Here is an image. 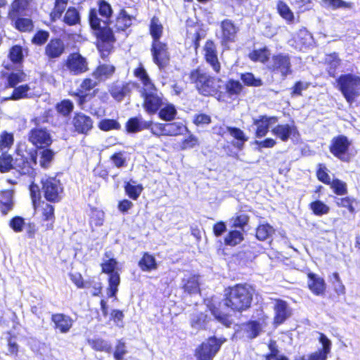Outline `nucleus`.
<instances>
[{
    "instance_id": "nucleus-36",
    "label": "nucleus",
    "mask_w": 360,
    "mask_h": 360,
    "mask_svg": "<svg viewBox=\"0 0 360 360\" xmlns=\"http://www.w3.org/2000/svg\"><path fill=\"white\" fill-rule=\"evenodd\" d=\"M184 289L185 292L192 295L197 294L200 292L199 282L198 277L193 276L188 279H184Z\"/></svg>"
},
{
    "instance_id": "nucleus-12",
    "label": "nucleus",
    "mask_w": 360,
    "mask_h": 360,
    "mask_svg": "<svg viewBox=\"0 0 360 360\" xmlns=\"http://www.w3.org/2000/svg\"><path fill=\"white\" fill-rule=\"evenodd\" d=\"M350 145L351 142L349 141L347 137L340 135L332 139L331 144L330 146V151L338 159L347 161V153Z\"/></svg>"
},
{
    "instance_id": "nucleus-44",
    "label": "nucleus",
    "mask_w": 360,
    "mask_h": 360,
    "mask_svg": "<svg viewBox=\"0 0 360 360\" xmlns=\"http://www.w3.org/2000/svg\"><path fill=\"white\" fill-rule=\"evenodd\" d=\"M78 11L75 8H69L64 16V22L69 25H74L79 22Z\"/></svg>"
},
{
    "instance_id": "nucleus-45",
    "label": "nucleus",
    "mask_w": 360,
    "mask_h": 360,
    "mask_svg": "<svg viewBox=\"0 0 360 360\" xmlns=\"http://www.w3.org/2000/svg\"><path fill=\"white\" fill-rule=\"evenodd\" d=\"M277 9L281 16L288 22L294 20L293 13L291 11L288 6L283 1H278L277 4Z\"/></svg>"
},
{
    "instance_id": "nucleus-4",
    "label": "nucleus",
    "mask_w": 360,
    "mask_h": 360,
    "mask_svg": "<svg viewBox=\"0 0 360 360\" xmlns=\"http://www.w3.org/2000/svg\"><path fill=\"white\" fill-rule=\"evenodd\" d=\"M252 290L248 285H236L231 288L225 299V305L233 311H242L250 307Z\"/></svg>"
},
{
    "instance_id": "nucleus-49",
    "label": "nucleus",
    "mask_w": 360,
    "mask_h": 360,
    "mask_svg": "<svg viewBox=\"0 0 360 360\" xmlns=\"http://www.w3.org/2000/svg\"><path fill=\"white\" fill-rule=\"evenodd\" d=\"M243 240V234L239 231H230L225 238V243L229 245L234 246L239 244Z\"/></svg>"
},
{
    "instance_id": "nucleus-24",
    "label": "nucleus",
    "mask_w": 360,
    "mask_h": 360,
    "mask_svg": "<svg viewBox=\"0 0 360 360\" xmlns=\"http://www.w3.org/2000/svg\"><path fill=\"white\" fill-rule=\"evenodd\" d=\"M271 132L281 141H287L291 135L295 134L296 128L292 124H278L272 129Z\"/></svg>"
},
{
    "instance_id": "nucleus-39",
    "label": "nucleus",
    "mask_w": 360,
    "mask_h": 360,
    "mask_svg": "<svg viewBox=\"0 0 360 360\" xmlns=\"http://www.w3.org/2000/svg\"><path fill=\"white\" fill-rule=\"evenodd\" d=\"M176 110L174 105L166 104L159 112V117L165 121H171L174 119Z\"/></svg>"
},
{
    "instance_id": "nucleus-21",
    "label": "nucleus",
    "mask_w": 360,
    "mask_h": 360,
    "mask_svg": "<svg viewBox=\"0 0 360 360\" xmlns=\"http://www.w3.org/2000/svg\"><path fill=\"white\" fill-rule=\"evenodd\" d=\"M274 312V323L276 324L283 323L290 316V310L287 302L281 300H276Z\"/></svg>"
},
{
    "instance_id": "nucleus-43",
    "label": "nucleus",
    "mask_w": 360,
    "mask_h": 360,
    "mask_svg": "<svg viewBox=\"0 0 360 360\" xmlns=\"http://www.w3.org/2000/svg\"><path fill=\"white\" fill-rule=\"evenodd\" d=\"M13 135L6 131L3 132L0 136V150L2 153H7L13 143Z\"/></svg>"
},
{
    "instance_id": "nucleus-48",
    "label": "nucleus",
    "mask_w": 360,
    "mask_h": 360,
    "mask_svg": "<svg viewBox=\"0 0 360 360\" xmlns=\"http://www.w3.org/2000/svg\"><path fill=\"white\" fill-rule=\"evenodd\" d=\"M274 232V229L269 224H262L257 229L256 236L259 240L267 239Z\"/></svg>"
},
{
    "instance_id": "nucleus-64",
    "label": "nucleus",
    "mask_w": 360,
    "mask_h": 360,
    "mask_svg": "<svg viewBox=\"0 0 360 360\" xmlns=\"http://www.w3.org/2000/svg\"><path fill=\"white\" fill-rule=\"evenodd\" d=\"M165 124L159 122H152L150 132L155 136L160 137L165 136Z\"/></svg>"
},
{
    "instance_id": "nucleus-29",
    "label": "nucleus",
    "mask_w": 360,
    "mask_h": 360,
    "mask_svg": "<svg viewBox=\"0 0 360 360\" xmlns=\"http://www.w3.org/2000/svg\"><path fill=\"white\" fill-rule=\"evenodd\" d=\"M134 17L124 9H122L116 19L115 27L118 30H124L131 25Z\"/></svg>"
},
{
    "instance_id": "nucleus-27",
    "label": "nucleus",
    "mask_w": 360,
    "mask_h": 360,
    "mask_svg": "<svg viewBox=\"0 0 360 360\" xmlns=\"http://www.w3.org/2000/svg\"><path fill=\"white\" fill-rule=\"evenodd\" d=\"M42 206V217L44 221H46L47 224L45 225L46 229H53V223L55 219L54 207L53 205L43 202Z\"/></svg>"
},
{
    "instance_id": "nucleus-14",
    "label": "nucleus",
    "mask_w": 360,
    "mask_h": 360,
    "mask_svg": "<svg viewBox=\"0 0 360 360\" xmlns=\"http://www.w3.org/2000/svg\"><path fill=\"white\" fill-rule=\"evenodd\" d=\"M134 87V85L131 83L116 82L109 86L108 91L115 101L120 102L129 94Z\"/></svg>"
},
{
    "instance_id": "nucleus-56",
    "label": "nucleus",
    "mask_w": 360,
    "mask_h": 360,
    "mask_svg": "<svg viewBox=\"0 0 360 360\" xmlns=\"http://www.w3.org/2000/svg\"><path fill=\"white\" fill-rule=\"evenodd\" d=\"M99 128L103 131L120 129V124L115 120L105 119L101 120L98 124Z\"/></svg>"
},
{
    "instance_id": "nucleus-33",
    "label": "nucleus",
    "mask_w": 360,
    "mask_h": 360,
    "mask_svg": "<svg viewBox=\"0 0 360 360\" xmlns=\"http://www.w3.org/2000/svg\"><path fill=\"white\" fill-rule=\"evenodd\" d=\"M208 322L207 316L204 313H195L192 315L191 319V326L195 330L205 328Z\"/></svg>"
},
{
    "instance_id": "nucleus-10",
    "label": "nucleus",
    "mask_w": 360,
    "mask_h": 360,
    "mask_svg": "<svg viewBox=\"0 0 360 360\" xmlns=\"http://www.w3.org/2000/svg\"><path fill=\"white\" fill-rule=\"evenodd\" d=\"M269 69L276 75H280L282 78L291 74V63L288 55L280 53L272 57Z\"/></svg>"
},
{
    "instance_id": "nucleus-8",
    "label": "nucleus",
    "mask_w": 360,
    "mask_h": 360,
    "mask_svg": "<svg viewBox=\"0 0 360 360\" xmlns=\"http://www.w3.org/2000/svg\"><path fill=\"white\" fill-rule=\"evenodd\" d=\"M36 127L30 130L28 139L36 147L45 148L49 146L52 143V137L49 131L41 127L39 124L44 122L43 118L36 117L32 120Z\"/></svg>"
},
{
    "instance_id": "nucleus-6",
    "label": "nucleus",
    "mask_w": 360,
    "mask_h": 360,
    "mask_svg": "<svg viewBox=\"0 0 360 360\" xmlns=\"http://www.w3.org/2000/svg\"><path fill=\"white\" fill-rule=\"evenodd\" d=\"M41 192L45 199L51 202H58L62 199L63 187L56 177L44 176L41 179Z\"/></svg>"
},
{
    "instance_id": "nucleus-16",
    "label": "nucleus",
    "mask_w": 360,
    "mask_h": 360,
    "mask_svg": "<svg viewBox=\"0 0 360 360\" xmlns=\"http://www.w3.org/2000/svg\"><path fill=\"white\" fill-rule=\"evenodd\" d=\"M319 341L322 348L310 354L308 360H327L328 355L331 352L332 342L323 333H319Z\"/></svg>"
},
{
    "instance_id": "nucleus-57",
    "label": "nucleus",
    "mask_w": 360,
    "mask_h": 360,
    "mask_svg": "<svg viewBox=\"0 0 360 360\" xmlns=\"http://www.w3.org/2000/svg\"><path fill=\"white\" fill-rule=\"evenodd\" d=\"M30 90V87L27 84L20 85L16 87L13 91L11 99L18 100L25 98L27 96V92Z\"/></svg>"
},
{
    "instance_id": "nucleus-20",
    "label": "nucleus",
    "mask_w": 360,
    "mask_h": 360,
    "mask_svg": "<svg viewBox=\"0 0 360 360\" xmlns=\"http://www.w3.org/2000/svg\"><path fill=\"white\" fill-rule=\"evenodd\" d=\"M308 287L309 290L317 296L324 294L326 290V283L321 277L314 273L308 274Z\"/></svg>"
},
{
    "instance_id": "nucleus-28",
    "label": "nucleus",
    "mask_w": 360,
    "mask_h": 360,
    "mask_svg": "<svg viewBox=\"0 0 360 360\" xmlns=\"http://www.w3.org/2000/svg\"><path fill=\"white\" fill-rule=\"evenodd\" d=\"M165 136H176L184 134L187 127L181 122H174L165 124Z\"/></svg>"
},
{
    "instance_id": "nucleus-58",
    "label": "nucleus",
    "mask_w": 360,
    "mask_h": 360,
    "mask_svg": "<svg viewBox=\"0 0 360 360\" xmlns=\"http://www.w3.org/2000/svg\"><path fill=\"white\" fill-rule=\"evenodd\" d=\"M242 81L248 86H259L262 84V80L256 78L253 74L247 72L241 75Z\"/></svg>"
},
{
    "instance_id": "nucleus-32",
    "label": "nucleus",
    "mask_w": 360,
    "mask_h": 360,
    "mask_svg": "<svg viewBox=\"0 0 360 360\" xmlns=\"http://www.w3.org/2000/svg\"><path fill=\"white\" fill-rule=\"evenodd\" d=\"M28 0H15L12 3L11 8L9 11L10 18L14 20L25 11L28 6Z\"/></svg>"
},
{
    "instance_id": "nucleus-52",
    "label": "nucleus",
    "mask_w": 360,
    "mask_h": 360,
    "mask_svg": "<svg viewBox=\"0 0 360 360\" xmlns=\"http://www.w3.org/2000/svg\"><path fill=\"white\" fill-rule=\"evenodd\" d=\"M310 207L316 215L326 214L329 212L328 206L320 200L311 202Z\"/></svg>"
},
{
    "instance_id": "nucleus-46",
    "label": "nucleus",
    "mask_w": 360,
    "mask_h": 360,
    "mask_svg": "<svg viewBox=\"0 0 360 360\" xmlns=\"http://www.w3.org/2000/svg\"><path fill=\"white\" fill-rule=\"evenodd\" d=\"M15 26L16 29L21 32H30L33 29L32 20L24 18H15Z\"/></svg>"
},
{
    "instance_id": "nucleus-13",
    "label": "nucleus",
    "mask_w": 360,
    "mask_h": 360,
    "mask_svg": "<svg viewBox=\"0 0 360 360\" xmlns=\"http://www.w3.org/2000/svg\"><path fill=\"white\" fill-rule=\"evenodd\" d=\"M152 55L154 63L160 69L164 68L169 60L166 44L160 41H154L152 45Z\"/></svg>"
},
{
    "instance_id": "nucleus-2",
    "label": "nucleus",
    "mask_w": 360,
    "mask_h": 360,
    "mask_svg": "<svg viewBox=\"0 0 360 360\" xmlns=\"http://www.w3.org/2000/svg\"><path fill=\"white\" fill-rule=\"evenodd\" d=\"M112 13L110 5L103 0L98 1V13L103 18L98 17L96 8L90 10L89 20L92 30L95 32L98 40L101 42L111 44L115 41L112 30L108 27L107 23Z\"/></svg>"
},
{
    "instance_id": "nucleus-7",
    "label": "nucleus",
    "mask_w": 360,
    "mask_h": 360,
    "mask_svg": "<svg viewBox=\"0 0 360 360\" xmlns=\"http://www.w3.org/2000/svg\"><path fill=\"white\" fill-rule=\"evenodd\" d=\"M226 340L225 338L216 337L206 340L195 349V356L197 360H212Z\"/></svg>"
},
{
    "instance_id": "nucleus-25",
    "label": "nucleus",
    "mask_w": 360,
    "mask_h": 360,
    "mask_svg": "<svg viewBox=\"0 0 360 360\" xmlns=\"http://www.w3.org/2000/svg\"><path fill=\"white\" fill-rule=\"evenodd\" d=\"M223 42L233 41L237 33V28L230 20H224L221 23Z\"/></svg>"
},
{
    "instance_id": "nucleus-15",
    "label": "nucleus",
    "mask_w": 360,
    "mask_h": 360,
    "mask_svg": "<svg viewBox=\"0 0 360 360\" xmlns=\"http://www.w3.org/2000/svg\"><path fill=\"white\" fill-rule=\"evenodd\" d=\"M277 121L276 117H267L266 115H259L257 118H254L253 124L256 127V137L265 136L269 131L270 126L276 123Z\"/></svg>"
},
{
    "instance_id": "nucleus-11",
    "label": "nucleus",
    "mask_w": 360,
    "mask_h": 360,
    "mask_svg": "<svg viewBox=\"0 0 360 360\" xmlns=\"http://www.w3.org/2000/svg\"><path fill=\"white\" fill-rule=\"evenodd\" d=\"M88 62L86 58L79 53H70L65 61L67 70L73 75H79L89 70Z\"/></svg>"
},
{
    "instance_id": "nucleus-1",
    "label": "nucleus",
    "mask_w": 360,
    "mask_h": 360,
    "mask_svg": "<svg viewBox=\"0 0 360 360\" xmlns=\"http://www.w3.org/2000/svg\"><path fill=\"white\" fill-rule=\"evenodd\" d=\"M134 75L143 84L141 92L143 108L148 114H155L166 104L162 94L155 86L142 65L134 70Z\"/></svg>"
},
{
    "instance_id": "nucleus-41",
    "label": "nucleus",
    "mask_w": 360,
    "mask_h": 360,
    "mask_svg": "<svg viewBox=\"0 0 360 360\" xmlns=\"http://www.w3.org/2000/svg\"><path fill=\"white\" fill-rule=\"evenodd\" d=\"M68 2V0H56L54 8L50 15L53 21H56L61 17Z\"/></svg>"
},
{
    "instance_id": "nucleus-17",
    "label": "nucleus",
    "mask_w": 360,
    "mask_h": 360,
    "mask_svg": "<svg viewBox=\"0 0 360 360\" xmlns=\"http://www.w3.org/2000/svg\"><path fill=\"white\" fill-rule=\"evenodd\" d=\"M204 51L206 62L212 67L215 72L219 73L221 69V65L218 60L214 44L211 41H207L204 47Z\"/></svg>"
},
{
    "instance_id": "nucleus-42",
    "label": "nucleus",
    "mask_w": 360,
    "mask_h": 360,
    "mask_svg": "<svg viewBox=\"0 0 360 360\" xmlns=\"http://www.w3.org/2000/svg\"><path fill=\"white\" fill-rule=\"evenodd\" d=\"M270 53L266 48L255 50L249 53V58L252 61L265 63L269 58Z\"/></svg>"
},
{
    "instance_id": "nucleus-5",
    "label": "nucleus",
    "mask_w": 360,
    "mask_h": 360,
    "mask_svg": "<svg viewBox=\"0 0 360 360\" xmlns=\"http://www.w3.org/2000/svg\"><path fill=\"white\" fill-rule=\"evenodd\" d=\"M337 87L351 104L360 95V77L352 74L342 75L337 80Z\"/></svg>"
},
{
    "instance_id": "nucleus-30",
    "label": "nucleus",
    "mask_w": 360,
    "mask_h": 360,
    "mask_svg": "<svg viewBox=\"0 0 360 360\" xmlns=\"http://www.w3.org/2000/svg\"><path fill=\"white\" fill-rule=\"evenodd\" d=\"M88 344L96 351L110 353L112 347L109 342L102 338L88 339Z\"/></svg>"
},
{
    "instance_id": "nucleus-50",
    "label": "nucleus",
    "mask_w": 360,
    "mask_h": 360,
    "mask_svg": "<svg viewBox=\"0 0 360 360\" xmlns=\"http://www.w3.org/2000/svg\"><path fill=\"white\" fill-rule=\"evenodd\" d=\"M11 168L13 169V158L10 155L6 153H2L0 157V171L1 172H6Z\"/></svg>"
},
{
    "instance_id": "nucleus-9",
    "label": "nucleus",
    "mask_w": 360,
    "mask_h": 360,
    "mask_svg": "<svg viewBox=\"0 0 360 360\" xmlns=\"http://www.w3.org/2000/svg\"><path fill=\"white\" fill-rule=\"evenodd\" d=\"M37 156L36 150L30 152L27 156L20 154L18 151L13 162V169L21 175L34 176L35 172L33 166L37 165Z\"/></svg>"
},
{
    "instance_id": "nucleus-47",
    "label": "nucleus",
    "mask_w": 360,
    "mask_h": 360,
    "mask_svg": "<svg viewBox=\"0 0 360 360\" xmlns=\"http://www.w3.org/2000/svg\"><path fill=\"white\" fill-rule=\"evenodd\" d=\"M25 74L22 72H11L7 75L6 87H15L18 84L25 80Z\"/></svg>"
},
{
    "instance_id": "nucleus-61",
    "label": "nucleus",
    "mask_w": 360,
    "mask_h": 360,
    "mask_svg": "<svg viewBox=\"0 0 360 360\" xmlns=\"http://www.w3.org/2000/svg\"><path fill=\"white\" fill-rule=\"evenodd\" d=\"M25 225V219L21 217H15L9 222L10 227L16 233L22 231Z\"/></svg>"
},
{
    "instance_id": "nucleus-59",
    "label": "nucleus",
    "mask_w": 360,
    "mask_h": 360,
    "mask_svg": "<svg viewBox=\"0 0 360 360\" xmlns=\"http://www.w3.org/2000/svg\"><path fill=\"white\" fill-rule=\"evenodd\" d=\"M331 188L333 189V191L337 195H345L347 192V184L340 181L339 179H334L330 183Z\"/></svg>"
},
{
    "instance_id": "nucleus-18",
    "label": "nucleus",
    "mask_w": 360,
    "mask_h": 360,
    "mask_svg": "<svg viewBox=\"0 0 360 360\" xmlns=\"http://www.w3.org/2000/svg\"><path fill=\"white\" fill-rule=\"evenodd\" d=\"M72 124L78 133L87 134L93 127V121L90 117L83 113H77L73 117Z\"/></svg>"
},
{
    "instance_id": "nucleus-26",
    "label": "nucleus",
    "mask_w": 360,
    "mask_h": 360,
    "mask_svg": "<svg viewBox=\"0 0 360 360\" xmlns=\"http://www.w3.org/2000/svg\"><path fill=\"white\" fill-rule=\"evenodd\" d=\"M241 330L244 333V336L248 339H254L257 338L262 330V326L259 321H251L241 327Z\"/></svg>"
},
{
    "instance_id": "nucleus-23",
    "label": "nucleus",
    "mask_w": 360,
    "mask_h": 360,
    "mask_svg": "<svg viewBox=\"0 0 360 360\" xmlns=\"http://www.w3.org/2000/svg\"><path fill=\"white\" fill-rule=\"evenodd\" d=\"M51 321L54 323L56 329H58L60 333H68L72 326V319L63 314H53Z\"/></svg>"
},
{
    "instance_id": "nucleus-38",
    "label": "nucleus",
    "mask_w": 360,
    "mask_h": 360,
    "mask_svg": "<svg viewBox=\"0 0 360 360\" xmlns=\"http://www.w3.org/2000/svg\"><path fill=\"white\" fill-rule=\"evenodd\" d=\"M39 155L40 166L44 169L49 168L53 159V151L50 149H44L39 152Z\"/></svg>"
},
{
    "instance_id": "nucleus-3",
    "label": "nucleus",
    "mask_w": 360,
    "mask_h": 360,
    "mask_svg": "<svg viewBox=\"0 0 360 360\" xmlns=\"http://www.w3.org/2000/svg\"><path fill=\"white\" fill-rule=\"evenodd\" d=\"M189 79L198 93L205 96L217 94L223 86L220 78L213 77L200 68L193 70L189 74Z\"/></svg>"
},
{
    "instance_id": "nucleus-22",
    "label": "nucleus",
    "mask_w": 360,
    "mask_h": 360,
    "mask_svg": "<svg viewBox=\"0 0 360 360\" xmlns=\"http://www.w3.org/2000/svg\"><path fill=\"white\" fill-rule=\"evenodd\" d=\"M115 68L110 64H101L92 72L91 76L99 83L110 79L114 74Z\"/></svg>"
},
{
    "instance_id": "nucleus-37",
    "label": "nucleus",
    "mask_w": 360,
    "mask_h": 360,
    "mask_svg": "<svg viewBox=\"0 0 360 360\" xmlns=\"http://www.w3.org/2000/svg\"><path fill=\"white\" fill-rule=\"evenodd\" d=\"M108 283L109 286L108 288V295L112 297L115 296L118 290V285L120 283L119 274L117 272L109 274Z\"/></svg>"
},
{
    "instance_id": "nucleus-31",
    "label": "nucleus",
    "mask_w": 360,
    "mask_h": 360,
    "mask_svg": "<svg viewBox=\"0 0 360 360\" xmlns=\"http://www.w3.org/2000/svg\"><path fill=\"white\" fill-rule=\"evenodd\" d=\"M226 130L231 136L237 140V142L234 144V146L236 148L241 149L244 143L248 140V138L245 136L243 131L239 128L231 127H227Z\"/></svg>"
},
{
    "instance_id": "nucleus-53",
    "label": "nucleus",
    "mask_w": 360,
    "mask_h": 360,
    "mask_svg": "<svg viewBox=\"0 0 360 360\" xmlns=\"http://www.w3.org/2000/svg\"><path fill=\"white\" fill-rule=\"evenodd\" d=\"M73 108V103L70 100H63L56 105L57 111L64 116L68 115L72 111Z\"/></svg>"
},
{
    "instance_id": "nucleus-35",
    "label": "nucleus",
    "mask_w": 360,
    "mask_h": 360,
    "mask_svg": "<svg viewBox=\"0 0 360 360\" xmlns=\"http://www.w3.org/2000/svg\"><path fill=\"white\" fill-rule=\"evenodd\" d=\"M143 189L141 184H136L134 181L127 182L124 186L127 195L134 200L138 199Z\"/></svg>"
},
{
    "instance_id": "nucleus-54",
    "label": "nucleus",
    "mask_w": 360,
    "mask_h": 360,
    "mask_svg": "<svg viewBox=\"0 0 360 360\" xmlns=\"http://www.w3.org/2000/svg\"><path fill=\"white\" fill-rule=\"evenodd\" d=\"M99 82L97 79L90 77L85 78L82 80L79 85V89L82 92H86L92 90L94 87H96Z\"/></svg>"
},
{
    "instance_id": "nucleus-63",
    "label": "nucleus",
    "mask_w": 360,
    "mask_h": 360,
    "mask_svg": "<svg viewBox=\"0 0 360 360\" xmlns=\"http://www.w3.org/2000/svg\"><path fill=\"white\" fill-rule=\"evenodd\" d=\"M269 348L270 349V354L266 355V360H288L286 356L278 354V350L276 348L275 344L271 343L269 345Z\"/></svg>"
},
{
    "instance_id": "nucleus-62",
    "label": "nucleus",
    "mask_w": 360,
    "mask_h": 360,
    "mask_svg": "<svg viewBox=\"0 0 360 360\" xmlns=\"http://www.w3.org/2000/svg\"><path fill=\"white\" fill-rule=\"evenodd\" d=\"M325 61L330 66V73H331L332 71H335L336 68L338 67L340 63V60L336 53L326 55Z\"/></svg>"
},
{
    "instance_id": "nucleus-51",
    "label": "nucleus",
    "mask_w": 360,
    "mask_h": 360,
    "mask_svg": "<svg viewBox=\"0 0 360 360\" xmlns=\"http://www.w3.org/2000/svg\"><path fill=\"white\" fill-rule=\"evenodd\" d=\"M243 86L238 81L230 79L226 84V92L230 96L238 95L242 91Z\"/></svg>"
},
{
    "instance_id": "nucleus-34",
    "label": "nucleus",
    "mask_w": 360,
    "mask_h": 360,
    "mask_svg": "<svg viewBox=\"0 0 360 360\" xmlns=\"http://www.w3.org/2000/svg\"><path fill=\"white\" fill-rule=\"evenodd\" d=\"M139 266L142 271H150L157 268V264L155 257L148 254L145 253L139 262Z\"/></svg>"
},
{
    "instance_id": "nucleus-19",
    "label": "nucleus",
    "mask_w": 360,
    "mask_h": 360,
    "mask_svg": "<svg viewBox=\"0 0 360 360\" xmlns=\"http://www.w3.org/2000/svg\"><path fill=\"white\" fill-rule=\"evenodd\" d=\"M65 51V44L60 39H51L45 47V55L49 59L59 58Z\"/></svg>"
},
{
    "instance_id": "nucleus-40",
    "label": "nucleus",
    "mask_w": 360,
    "mask_h": 360,
    "mask_svg": "<svg viewBox=\"0 0 360 360\" xmlns=\"http://www.w3.org/2000/svg\"><path fill=\"white\" fill-rule=\"evenodd\" d=\"M162 25L159 22L158 18L153 17L150 21V32L154 41H160L162 33Z\"/></svg>"
},
{
    "instance_id": "nucleus-60",
    "label": "nucleus",
    "mask_w": 360,
    "mask_h": 360,
    "mask_svg": "<svg viewBox=\"0 0 360 360\" xmlns=\"http://www.w3.org/2000/svg\"><path fill=\"white\" fill-rule=\"evenodd\" d=\"M127 353L125 343L122 340H119L114 352V358L115 360H123L124 356Z\"/></svg>"
},
{
    "instance_id": "nucleus-55",
    "label": "nucleus",
    "mask_w": 360,
    "mask_h": 360,
    "mask_svg": "<svg viewBox=\"0 0 360 360\" xmlns=\"http://www.w3.org/2000/svg\"><path fill=\"white\" fill-rule=\"evenodd\" d=\"M9 58L13 63H20L23 59L22 49L20 46H13L9 52Z\"/></svg>"
}]
</instances>
